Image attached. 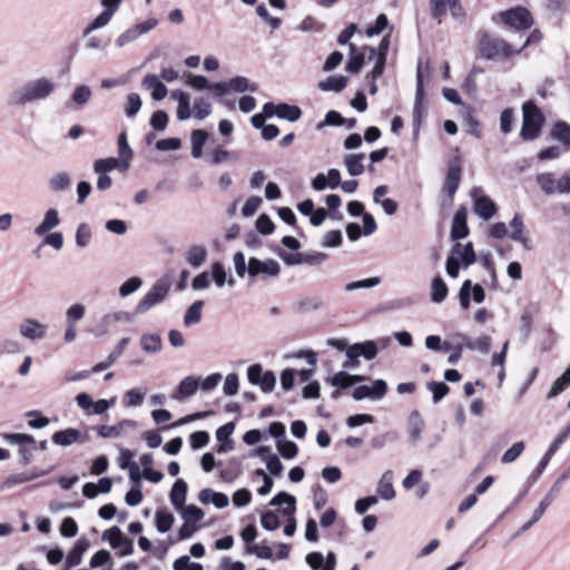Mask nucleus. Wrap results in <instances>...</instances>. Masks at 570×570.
<instances>
[{"instance_id":"6e6d98bb","label":"nucleus","mask_w":570,"mask_h":570,"mask_svg":"<svg viewBox=\"0 0 570 570\" xmlns=\"http://www.w3.org/2000/svg\"><path fill=\"white\" fill-rule=\"evenodd\" d=\"M147 389H131L125 394L126 406H138L142 403Z\"/></svg>"},{"instance_id":"423d86ee","label":"nucleus","mask_w":570,"mask_h":570,"mask_svg":"<svg viewBox=\"0 0 570 570\" xmlns=\"http://www.w3.org/2000/svg\"><path fill=\"white\" fill-rule=\"evenodd\" d=\"M461 175V157L460 155H456L448 161L445 178L442 186V191L448 196L450 200H453V197L459 189Z\"/></svg>"},{"instance_id":"09e8293b","label":"nucleus","mask_w":570,"mask_h":570,"mask_svg":"<svg viewBox=\"0 0 570 570\" xmlns=\"http://www.w3.org/2000/svg\"><path fill=\"white\" fill-rule=\"evenodd\" d=\"M168 121V114L163 109H158L153 112L149 124L155 131H164L167 128Z\"/></svg>"},{"instance_id":"f257e3e1","label":"nucleus","mask_w":570,"mask_h":570,"mask_svg":"<svg viewBox=\"0 0 570 570\" xmlns=\"http://www.w3.org/2000/svg\"><path fill=\"white\" fill-rule=\"evenodd\" d=\"M55 88L56 83L46 77L28 81L8 95L7 106L20 108L35 101L45 100L53 92Z\"/></svg>"},{"instance_id":"412c9836","label":"nucleus","mask_w":570,"mask_h":570,"mask_svg":"<svg viewBox=\"0 0 570 570\" xmlns=\"http://www.w3.org/2000/svg\"><path fill=\"white\" fill-rule=\"evenodd\" d=\"M283 504H286V507L281 510L283 515L295 514L296 498L293 494L286 491H279L269 501V505L272 507H282Z\"/></svg>"},{"instance_id":"4be33fe9","label":"nucleus","mask_w":570,"mask_h":570,"mask_svg":"<svg viewBox=\"0 0 570 570\" xmlns=\"http://www.w3.org/2000/svg\"><path fill=\"white\" fill-rule=\"evenodd\" d=\"M187 492V482L183 479H177L169 492V499L175 510H179L185 505Z\"/></svg>"},{"instance_id":"13d9d810","label":"nucleus","mask_w":570,"mask_h":570,"mask_svg":"<svg viewBox=\"0 0 570 570\" xmlns=\"http://www.w3.org/2000/svg\"><path fill=\"white\" fill-rule=\"evenodd\" d=\"M257 233L271 235L275 230V224L267 214H261L255 223Z\"/></svg>"},{"instance_id":"1a4fd4ad","label":"nucleus","mask_w":570,"mask_h":570,"mask_svg":"<svg viewBox=\"0 0 570 570\" xmlns=\"http://www.w3.org/2000/svg\"><path fill=\"white\" fill-rule=\"evenodd\" d=\"M215 96L224 97L229 94V91L235 92H245L252 91L255 92L258 89L257 83H249L248 79L244 76H236L229 81H218L215 82Z\"/></svg>"},{"instance_id":"49530a36","label":"nucleus","mask_w":570,"mask_h":570,"mask_svg":"<svg viewBox=\"0 0 570 570\" xmlns=\"http://www.w3.org/2000/svg\"><path fill=\"white\" fill-rule=\"evenodd\" d=\"M112 18V14H110L109 10H102L101 13H99L85 29H83V36L90 35L92 31L100 29L105 27L110 19Z\"/></svg>"},{"instance_id":"0e129e2a","label":"nucleus","mask_w":570,"mask_h":570,"mask_svg":"<svg viewBox=\"0 0 570 570\" xmlns=\"http://www.w3.org/2000/svg\"><path fill=\"white\" fill-rule=\"evenodd\" d=\"M91 236L92 234L89 224L81 223L76 232V244L82 248L87 247L91 239Z\"/></svg>"},{"instance_id":"052dcab7","label":"nucleus","mask_w":570,"mask_h":570,"mask_svg":"<svg viewBox=\"0 0 570 570\" xmlns=\"http://www.w3.org/2000/svg\"><path fill=\"white\" fill-rule=\"evenodd\" d=\"M514 122V111L512 108H505L500 116V130L502 134L508 135L512 131Z\"/></svg>"},{"instance_id":"4c0bfd02","label":"nucleus","mask_w":570,"mask_h":570,"mask_svg":"<svg viewBox=\"0 0 570 570\" xmlns=\"http://www.w3.org/2000/svg\"><path fill=\"white\" fill-rule=\"evenodd\" d=\"M90 568H100L106 567L104 570H111L112 568V558L108 550L101 549L98 550L90 559L89 562Z\"/></svg>"},{"instance_id":"3c124183","label":"nucleus","mask_w":570,"mask_h":570,"mask_svg":"<svg viewBox=\"0 0 570 570\" xmlns=\"http://www.w3.org/2000/svg\"><path fill=\"white\" fill-rule=\"evenodd\" d=\"M345 118L336 110H330L326 112L323 121L317 124L316 128L322 129L326 126L341 127L344 126Z\"/></svg>"},{"instance_id":"473e14b6","label":"nucleus","mask_w":570,"mask_h":570,"mask_svg":"<svg viewBox=\"0 0 570 570\" xmlns=\"http://www.w3.org/2000/svg\"><path fill=\"white\" fill-rule=\"evenodd\" d=\"M140 346L146 353H158L163 348V341L158 334H142L140 336Z\"/></svg>"},{"instance_id":"2eb2a0df","label":"nucleus","mask_w":570,"mask_h":570,"mask_svg":"<svg viewBox=\"0 0 570 570\" xmlns=\"http://www.w3.org/2000/svg\"><path fill=\"white\" fill-rule=\"evenodd\" d=\"M469 233L468 210L465 206H461L453 216L450 237L453 242H458L468 237Z\"/></svg>"},{"instance_id":"6e6552de","label":"nucleus","mask_w":570,"mask_h":570,"mask_svg":"<svg viewBox=\"0 0 570 570\" xmlns=\"http://www.w3.org/2000/svg\"><path fill=\"white\" fill-rule=\"evenodd\" d=\"M473 212L483 220H490L498 212L497 204L487 195L482 194L481 187L471 190Z\"/></svg>"},{"instance_id":"603ef678","label":"nucleus","mask_w":570,"mask_h":570,"mask_svg":"<svg viewBox=\"0 0 570 570\" xmlns=\"http://www.w3.org/2000/svg\"><path fill=\"white\" fill-rule=\"evenodd\" d=\"M381 283V278L377 276L368 277L361 281L351 282L345 285L346 292H353L357 289L373 288Z\"/></svg>"},{"instance_id":"864d4df0","label":"nucleus","mask_w":570,"mask_h":570,"mask_svg":"<svg viewBox=\"0 0 570 570\" xmlns=\"http://www.w3.org/2000/svg\"><path fill=\"white\" fill-rule=\"evenodd\" d=\"M277 450L287 460L294 459L298 453L297 444L289 440L277 441Z\"/></svg>"},{"instance_id":"7c9ffc66","label":"nucleus","mask_w":570,"mask_h":570,"mask_svg":"<svg viewBox=\"0 0 570 570\" xmlns=\"http://www.w3.org/2000/svg\"><path fill=\"white\" fill-rule=\"evenodd\" d=\"M185 257L193 267H199L206 261L207 249L203 245H191Z\"/></svg>"},{"instance_id":"72a5a7b5","label":"nucleus","mask_w":570,"mask_h":570,"mask_svg":"<svg viewBox=\"0 0 570 570\" xmlns=\"http://www.w3.org/2000/svg\"><path fill=\"white\" fill-rule=\"evenodd\" d=\"M423 428L424 422L421 417L420 412L417 410L412 411L409 416V434L413 443H415L420 439Z\"/></svg>"},{"instance_id":"c85d7f7f","label":"nucleus","mask_w":570,"mask_h":570,"mask_svg":"<svg viewBox=\"0 0 570 570\" xmlns=\"http://www.w3.org/2000/svg\"><path fill=\"white\" fill-rule=\"evenodd\" d=\"M277 109V118L285 119L289 122L297 121L303 115L301 107L287 102H279Z\"/></svg>"},{"instance_id":"39448f33","label":"nucleus","mask_w":570,"mask_h":570,"mask_svg":"<svg viewBox=\"0 0 570 570\" xmlns=\"http://www.w3.org/2000/svg\"><path fill=\"white\" fill-rule=\"evenodd\" d=\"M170 289V284L158 279L137 304L134 315L144 314L155 305L161 303Z\"/></svg>"},{"instance_id":"4468645a","label":"nucleus","mask_w":570,"mask_h":570,"mask_svg":"<svg viewBox=\"0 0 570 570\" xmlns=\"http://www.w3.org/2000/svg\"><path fill=\"white\" fill-rule=\"evenodd\" d=\"M281 273V265L275 259L261 261L257 257L248 259V276L252 281L259 274L267 277H277Z\"/></svg>"},{"instance_id":"0eeeda50","label":"nucleus","mask_w":570,"mask_h":570,"mask_svg":"<svg viewBox=\"0 0 570 570\" xmlns=\"http://www.w3.org/2000/svg\"><path fill=\"white\" fill-rule=\"evenodd\" d=\"M537 184L547 195L554 193L570 194V175L564 174L558 180L552 173H542L537 176Z\"/></svg>"},{"instance_id":"ea45409f","label":"nucleus","mask_w":570,"mask_h":570,"mask_svg":"<svg viewBox=\"0 0 570 570\" xmlns=\"http://www.w3.org/2000/svg\"><path fill=\"white\" fill-rule=\"evenodd\" d=\"M177 511L180 512L184 521L191 522L193 524H198L205 515L204 511L195 504L184 505Z\"/></svg>"},{"instance_id":"c03bdc74","label":"nucleus","mask_w":570,"mask_h":570,"mask_svg":"<svg viewBox=\"0 0 570 570\" xmlns=\"http://www.w3.org/2000/svg\"><path fill=\"white\" fill-rule=\"evenodd\" d=\"M2 438L9 444H19L20 446L36 445L33 435L27 433H4Z\"/></svg>"},{"instance_id":"774afa93","label":"nucleus","mask_w":570,"mask_h":570,"mask_svg":"<svg viewBox=\"0 0 570 570\" xmlns=\"http://www.w3.org/2000/svg\"><path fill=\"white\" fill-rule=\"evenodd\" d=\"M60 534L65 538H73L78 533V524L71 517H66L60 524Z\"/></svg>"},{"instance_id":"20e7f679","label":"nucleus","mask_w":570,"mask_h":570,"mask_svg":"<svg viewBox=\"0 0 570 570\" xmlns=\"http://www.w3.org/2000/svg\"><path fill=\"white\" fill-rule=\"evenodd\" d=\"M492 21L498 23L501 21L503 24L514 30H528L533 24L531 12L524 7H513L498 12L492 17Z\"/></svg>"},{"instance_id":"a19ab883","label":"nucleus","mask_w":570,"mask_h":570,"mask_svg":"<svg viewBox=\"0 0 570 570\" xmlns=\"http://www.w3.org/2000/svg\"><path fill=\"white\" fill-rule=\"evenodd\" d=\"M142 106V100L137 92H131L127 96L125 104V115L127 118H135L137 114L140 111Z\"/></svg>"},{"instance_id":"f704fd0d","label":"nucleus","mask_w":570,"mask_h":570,"mask_svg":"<svg viewBox=\"0 0 570 570\" xmlns=\"http://www.w3.org/2000/svg\"><path fill=\"white\" fill-rule=\"evenodd\" d=\"M119 158L122 160V168H129L134 153L127 141V134L122 131L118 136Z\"/></svg>"},{"instance_id":"aec40b11","label":"nucleus","mask_w":570,"mask_h":570,"mask_svg":"<svg viewBox=\"0 0 570 570\" xmlns=\"http://www.w3.org/2000/svg\"><path fill=\"white\" fill-rule=\"evenodd\" d=\"M47 327L37 320L28 318L20 325V334L28 340H40L46 336Z\"/></svg>"},{"instance_id":"dca6fc26","label":"nucleus","mask_w":570,"mask_h":570,"mask_svg":"<svg viewBox=\"0 0 570 570\" xmlns=\"http://www.w3.org/2000/svg\"><path fill=\"white\" fill-rule=\"evenodd\" d=\"M90 547V541L82 537L78 539L72 549L68 552L65 563V570H69L70 568L77 567L80 564L82 560L83 553L88 550Z\"/></svg>"},{"instance_id":"58836bf2","label":"nucleus","mask_w":570,"mask_h":570,"mask_svg":"<svg viewBox=\"0 0 570 570\" xmlns=\"http://www.w3.org/2000/svg\"><path fill=\"white\" fill-rule=\"evenodd\" d=\"M426 389L432 393L434 404H438L450 393V387L442 381H430L426 383Z\"/></svg>"},{"instance_id":"c756f323","label":"nucleus","mask_w":570,"mask_h":570,"mask_svg":"<svg viewBox=\"0 0 570 570\" xmlns=\"http://www.w3.org/2000/svg\"><path fill=\"white\" fill-rule=\"evenodd\" d=\"M364 157L365 155L363 153L345 156L344 165L351 176L356 177L364 173V166L362 164Z\"/></svg>"},{"instance_id":"f3484780","label":"nucleus","mask_w":570,"mask_h":570,"mask_svg":"<svg viewBox=\"0 0 570 570\" xmlns=\"http://www.w3.org/2000/svg\"><path fill=\"white\" fill-rule=\"evenodd\" d=\"M463 125L466 127V132L476 138H481V124L476 118V111L471 106L463 105L461 110Z\"/></svg>"},{"instance_id":"4d7b16f0","label":"nucleus","mask_w":570,"mask_h":570,"mask_svg":"<svg viewBox=\"0 0 570 570\" xmlns=\"http://www.w3.org/2000/svg\"><path fill=\"white\" fill-rule=\"evenodd\" d=\"M92 92L89 86L80 85L75 88L71 100L79 106H83L89 101Z\"/></svg>"},{"instance_id":"680f3d73","label":"nucleus","mask_w":570,"mask_h":570,"mask_svg":"<svg viewBox=\"0 0 570 570\" xmlns=\"http://www.w3.org/2000/svg\"><path fill=\"white\" fill-rule=\"evenodd\" d=\"M26 416L31 417V420L28 421V425L31 429H43L50 422L49 419L38 410L28 411Z\"/></svg>"},{"instance_id":"9b49d317","label":"nucleus","mask_w":570,"mask_h":570,"mask_svg":"<svg viewBox=\"0 0 570 570\" xmlns=\"http://www.w3.org/2000/svg\"><path fill=\"white\" fill-rule=\"evenodd\" d=\"M158 24V20L156 18H149L140 23H137L130 28H128L126 31L120 33L118 38L116 39L115 43L118 48H122L126 45L135 41L140 36L149 32L156 26Z\"/></svg>"},{"instance_id":"a18cd8bd","label":"nucleus","mask_w":570,"mask_h":570,"mask_svg":"<svg viewBox=\"0 0 570 570\" xmlns=\"http://www.w3.org/2000/svg\"><path fill=\"white\" fill-rule=\"evenodd\" d=\"M2 438L9 444H19L20 446L36 445L33 435L27 433H4Z\"/></svg>"},{"instance_id":"e2e57ef3","label":"nucleus","mask_w":570,"mask_h":570,"mask_svg":"<svg viewBox=\"0 0 570 570\" xmlns=\"http://www.w3.org/2000/svg\"><path fill=\"white\" fill-rule=\"evenodd\" d=\"M452 0H430L431 16L438 20L439 23L442 21V17L445 16L448 6Z\"/></svg>"},{"instance_id":"69168bd1","label":"nucleus","mask_w":570,"mask_h":570,"mask_svg":"<svg viewBox=\"0 0 570 570\" xmlns=\"http://www.w3.org/2000/svg\"><path fill=\"white\" fill-rule=\"evenodd\" d=\"M212 112V106L204 98H196L194 100V116L195 118L203 120L208 117Z\"/></svg>"},{"instance_id":"c9c22d12","label":"nucleus","mask_w":570,"mask_h":570,"mask_svg":"<svg viewBox=\"0 0 570 570\" xmlns=\"http://www.w3.org/2000/svg\"><path fill=\"white\" fill-rule=\"evenodd\" d=\"M204 301H195L187 309L184 316L185 326H193L198 324L202 320V309L204 307Z\"/></svg>"},{"instance_id":"ddd939ff","label":"nucleus","mask_w":570,"mask_h":570,"mask_svg":"<svg viewBox=\"0 0 570 570\" xmlns=\"http://www.w3.org/2000/svg\"><path fill=\"white\" fill-rule=\"evenodd\" d=\"M459 301L463 309H468L471 298L476 304H481L485 299V292L481 284H472L471 279H465L459 289Z\"/></svg>"},{"instance_id":"2f4dec72","label":"nucleus","mask_w":570,"mask_h":570,"mask_svg":"<svg viewBox=\"0 0 570 570\" xmlns=\"http://www.w3.org/2000/svg\"><path fill=\"white\" fill-rule=\"evenodd\" d=\"M191 156L194 158H200L203 155V148L208 139V132L204 129H195L191 132Z\"/></svg>"},{"instance_id":"9d476101","label":"nucleus","mask_w":570,"mask_h":570,"mask_svg":"<svg viewBox=\"0 0 570 570\" xmlns=\"http://www.w3.org/2000/svg\"><path fill=\"white\" fill-rule=\"evenodd\" d=\"M424 82H423V73H422V67L421 61L417 63L416 68V88H415V99H414V106H413V134L414 136H417L420 132V127L422 122V116L424 112Z\"/></svg>"},{"instance_id":"79ce46f5","label":"nucleus","mask_w":570,"mask_h":570,"mask_svg":"<svg viewBox=\"0 0 570 570\" xmlns=\"http://www.w3.org/2000/svg\"><path fill=\"white\" fill-rule=\"evenodd\" d=\"M187 83L196 90H213L215 82H210L205 76L187 72Z\"/></svg>"},{"instance_id":"cd10ccee","label":"nucleus","mask_w":570,"mask_h":570,"mask_svg":"<svg viewBox=\"0 0 570 570\" xmlns=\"http://www.w3.org/2000/svg\"><path fill=\"white\" fill-rule=\"evenodd\" d=\"M448 294L449 288L444 279L440 275L435 276L431 283V301L433 303L440 304L445 301Z\"/></svg>"},{"instance_id":"8fccbe9b","label":"nucleus","mask_w":570,"mask_h":570,"mask_svg":"<svg viewBox=\"0 0 570 570\" xmlns=\"http://www.w3.org/2000/svg\"><path fill=\"white\" fill-rule=\"evenodd\" d=\"M70 183H71L70 176L67 173L61 171V173L53 175L50 178L49 187L53 191H61V190L67 189L70 186Z\"/></svg>"},{"instance_id":"5fc2aeb1","label":"nucleus","mask_w":570,"mask_h":570,"mask_svg":"<svg viewBox=\"0 0 570 570\" xmlns=\"http://www.w3.org/2000/svg\"><path fill=\"white\" fill-rule=\"evenodd\" d=\"M142 285V281L138 276H131L127 281H125L119 287V295L121 297L129 296L140 288Z\"/></svg>"},{"instance_id":"7ed1b4c3","label":"nucleus","mask_w":570,"mask_h":570,"mask_svg":"<svg viewBox=\"0 0 570 570\" xmlns=\"http://www.w3.org/2000/svg\"><path fill=\"white\" fill-rule=\"evenodd\" d=\"M522 115L520 137L525 141L534 140L541 134L546 117L533 100H528L522 105Z\"/></svg>"},{"instance_id":"e433bc0d","label":"nucleus","mask_w":570,"mask_h":570,"mask_svg":"<svg viewBox=\"0 0 570 570\" xmlns=\"http://www.w3.org/2000/svg\"><path fill=\"white\" fill-rule=\"evenodd\" d=\"M561 490L559 489V484H552L549 492L544 495V498L540 501L539 505L534 510L535 519H541L547 510V508L558 498Z\"/></svg>"},{"instance_id":"6ab92c4d","label":"nucleus","mask_w":570,"mask_h":570,"mask_svg":"<svg viewBox=\"0 0 570 570\" xmlns=\"http://www.w3.org/2000/svg\"><path fill=\"white\" fill-rule=\"evenodd\" d=\"M80 435L81 434L78 429L68 428L55 432L51 436V440L56 445L69 446L76 442H85L88 440V436H86L83 440H80Z\"/></svg>"},{"instance_id":"b1692460","label":"nucleus","mask_w":570,"mask_h":570,"mask_svg":"<svg viewBox=\"0 0 570 570\" xmlns=\"http://www.w3.org/2000/svg\"><path fill=\"white\" fill-rule=\"evenodd\" d=\"M60 224L59 213L55 208H50L45 213L42 222L36 227V235H45Z\"/></svg>"},{"instance_id":"f03ea898","label":"nucleus","mask_w":570,"mask_h":570,"mask_svg":"<svg viewBox=\"0 0 570 570\" xmlns=\"http://www.w3.org/2000/svg\"><path fill=\"white\" fill-rule=\"evenodd\" d=\"M476 38L479 56L488 61L509 59L514 55H520L522 51V48L514 49L503 38L487 30L478 31Z\"/></svg>"},{"instance_id":"5701e85b","label":"nucleus","mask_w":570,"mask_h":570,"mask_svg":"<svg viewBox=\"0 0 570 570\" xmlns=\"http://www.w3.org/2000/svg\"><path fill=\"white\" fill-rule=\"evenodd\" d=\"M550 136L562 144L567 151L570 150V125L567 121H556L551 128Z\"/></svg>"},{"instance_id":"393cba45","label":"nucleus","mask_w":570,"mask_h":570,"mask_svg":"<svg viewBox=\"0 0 570 570\" xmlns=\"http://www.w3.org/2000/svg\"><path fill=\"white\" fill-rule=\"evenodd\" d=\"M115 169L125 171L128 168H122V160L115 157L100 158L94 163V171L96 174H107Z\"/></svg>"},{"instance_id":"bf43d9fd","label":"nucleus","mask_w":570,"mask_h":570,"mask_svg":"<svg viewBox=\"0 0 570 570\" xmlns=\"http://www.w3.org/2000/svg\"><path fill=\"white\" fill-rule=\"evenodd\" d=\"M240 464L236 459H232L228 462V468L220 470V478L225 482H233L240 474Z\"/></svg>"},{"instance_id":"de8ad7c7","label":"nucleus","mask_w":570,"mask_h":570,"mask_svg":"<svg viewBox=\"0 0 570 570\" xmlns=\"http://www.w3.org/2000/svg\"><path fill=\"white\" fill-rule=\"evenodd\" d=\"M261 525L266 531H274L279 528L281 521L274 511L266 510L261 513Z\"/></svg>"},{"instance_id":"37998d69","label":"nucleus","mask_w":570,"mask_h":570,"mask_svg":"<svg viewBox=\"0 0 570 570\" xmlns=\"http://www.w3.org/2000/svg\"><path fill=\"white\" fill-rule=\"evenodd\" d=\"M324 302L321 296H305L297 302L298 312H311L321 309Z\"/></svg>"},{"instance_id":"a211bd4d","label":"nucleus","mask_w":570,"mask_h":570,"mask_svg":"<svg viewBox=\"0 0 570 570\" xmlns=\"http://www.w3.org/2000/svg\"><path fill=\"white\" fill-rule=\"evenodd\" d=\"M199 387V380L196 376H186L183 379L175 392L171 394L174 400H184L193 396Z\"/></svg>"},{"instance_id":"bb28decb","label":"nucleus","mask_w":570,"mask_h":570,"mask_svg":"<svg viewBox=\"0 0 570 570\" xmlns=\"http://www.w3.org/2000/svg\"><path fill=\"white\" fill-rule=\"evenodd\" d=\"M348 78L346 76H330L318 83L322 91L341 92L346 88Z\"/></svg>"},{"instance_id":"338daca9","label":"nucleus","mask_w":570,"mask_h":570,"mask_svg":"<svg viewBox=\"0 0 570 570\" xmlns=\"http://www.w3.org/2000/svg\"><path fill=\"white\" fill-rule=\"evenodd\" d=\"M524 443L522 441L515 442L510 449H508L502 458L501 462L504 464L514 462L523 452Z\"/></svg>"},{"instance_id":"f8f14e48","label":"nucleus","mask_w":570,"mask_h":570,"mask_svg":"<svg viewBox=\"0 0 570 570\" xmlns=\"http://www.w3.org/2000/svg\"><path fill=\"white\" fill-rule=\"evenodd\" d=\"M387 383L377 379L372 382V385H358L352 392V397L355 401H362L364 399H370L373 401H377L383 399L387 393Z\"/></svg>"},{"instance_id":"a878e982","label":"nucleus","mask_w":570,"mask_h":570,"mask_svg":"<svg viewBox=\"0 0 570 570\" xmlns=\"http://www.w3.org/2000/svg\"><path fill=\"white\" fill-rule=\"evenodd\" d=\"M175 522V517L166 508H159L155 513V527L158 532H168Z\"/></svg>"}]
</instances>
